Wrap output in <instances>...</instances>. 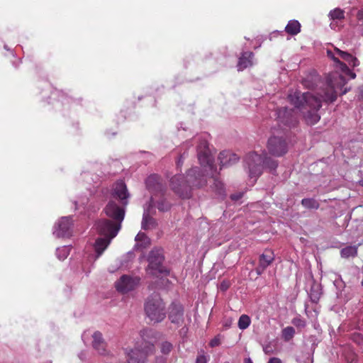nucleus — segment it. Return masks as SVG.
<instances>
[{
	"mask_svg": "<svg viewBox=\"0 0 363 363\" xmlns=\"http://www.w3.org/2000/svg\"><path fill=\"white\" fill-rule=\"evenodd\" d=\"M362 242L363 241L359 242L357 245H350L342 248L340 250L341 257L345 259L356 257L357 255L358 246L361 245Z\"/></svg>",
	"mask_w": 363,
	"mask_h": 363,
	"instance_id": "obj_22",
	"label": "nucleus"
},
{
	"mask_svg": "<svg viewBox=\"0 0 363 363\" xmlns=\"http://www.w3.org/2000/svg\"><path fill=\"white\" fill-rule=\"evenodd\" d=\"M328 55L331 57L332 59L337 63H338L340 66V68L342 69V71L347 74V73L348 72H350V69L349 67L347 66L346 64L342 62L338 58L335 57V56H333V53L331 51H328Z\"/></svg>",
	"mask_w": 363,
	"mask_h": 363,
	"instance_id": "obj_32",
	"label": "nucleus"
},
{
	"mask_svg": "<svg viewBox=\"0 0 363 363\" xmlns=\"http://www.w3.org/2000/svg\"><path fill=\"white\" fill-rule=\"evenodd\" d=\"M92 346L100 354H106V343L104 340L101 333L96 331L92 335Z\"/></svg>",
	"mask_w": 363,
	"mask_h": 363,
	"instance_id": "obj_19",
	"label": "nucleus"
},
{
	"mask_svg": "<svg viewBox=\"0 0 363 363\" xmlns=\"http://www.w3.org/2000/svg\"><path fill=\"white\" fill-rule=\"evenodd\" d=\"M97 234L99 237L96 239L94 244L96 252L95 259L100 257L104 252L110 245L112 239H113L118 233L121 228H97Z\"/></svg>",
	"mask_w": 363,
	"mask_h": 363,
	"instance_id": "obj_9",
	"label": "nucleus"
},
{
	"mask_svg": "<svg viewBox=\"0 0 363 363\" xmlns=\"http://www.w3.org/2000/svg\"><path fill=\"white\" fill-rule=\"evenodd\" d=\"M285 30L291 35H297L301 31V24L296 20L290 21L286 25Z\"/></svg>",
	"mask_w": 363,
	"mask_h": 363,
	"instance_id": "obj_24",
	"label": "nucleus"
},
{
	"mask_svg": "<svg viewBox=\"0 0 363 363\" xmlns=\"http://www.w3.org/2000/svg\"><path fill=\"white\" fill-rule=\"evenodd\" d=\"M208 179L212 182L211 186L221 194L224 189L223 184L216 174V168L214 165L212 170L206 168L201 170L199 167H194L188 171L186 177L181 174L174 176L171 179V188L179 197L186 199L191 196L193 187L199 188L205 186Z\"/></svg>",
	"mask_w": 363,
	"mask_h": 363,
	"instance_id": "obj_2",
	"label": "nucleus"
},
{
	"mask_svg": "<svg viewBox=\"0 0 363 363\" xmlns=\"http://www.w3.org/2000/svg\"><path fill=\"white\" fill-rule=\"evenodd\" d=\"M69 254V249L67 246L58 247L56 250L57 257L60 260H65Z\"/></svg>",
	"mask_w": 363,
	"mask_h": 363,
	"instance_id": "obj_28",
	"label": "nucleus"
},
{
	"mask_svg": "<svg viewBox=\"0 0 363 363\" xmlns=\"http://www.w3.org/2000/svg\"><path fill=\"white\" fill-rule=\"evenodd\" d=\"M112 195L113 198L120 201L122 206H118L115 201H109L104 211L111 220H105L101 227H121L124 219L125 207L128 203V199L130 196L124 182L121 180L115 183Z\"/></svg>",
	"mask_w": 363,
	"mask_h": 363,
	"instance_id": "obj_3",
	"label": "nucleus"
},
{
	"mask_svg": "<svg viewBox=\"0 0 363 363\" xmlns=\"http://www.w3.org/2000/svg\"><path fill=\"white\" fill-rule=\"evenodd\" d=\"M311 282V288L309 291H307L308 296L312 303H317L322 295L321 285L317 283L313 279Z\"/></svg>",
	"mask_w": 363,
	"mask_h": 363,
	"instance_id": "obj_18",
	"label": "nucleus"
},
{
	"mask_svg": "<svg viewBox=\"0 0 363 363\" xmlns=\"http://www.w3.org/2000/svg\"><path fill=\"white\" fill-rule=\"evenodd\" d=\"M168 310V318L172 323L179 325L184 322V307L181 303L173 301Z\"/></svg>",
	"mask_w": 363,
	"mask_h": 363,
	"instance_id": "obj_15",
	"label": "nucleus"
},
{
	"mask_svg": "<svg viewBox=\"0 0 363 363\" xmlns=\"http://www.w3.org/2000/svg\"><path fill=\"white\" fill-rule=\"evenodd\" d=\"M232 323H233V320L231 318H228V319H225L224 321H223V327L225 328V329H228L230 328L231 325H232Z\"/></svg>",
	"mask_w": 363,
	"mask_h": 363,
	"instance_id": "obj_38",
	"label": "nucleus"
},
{
	"mask_svg": "<svg viewBox=\"0 0 363 363\" xmlns=\"http://www.w3.org/2000/svg\"><path fill=\"white\" fill-rule=\"evenodd\" d=\"M291 323L297 328H303L306 325L305 319L302 318L300 315H296L291 320Z\"/></svg>",
	"mask_w": 363,
	"mask_h": 363,
	"instance_id": "obj_34",
	"label": "nucleus"
},
{
	"mask_svg": "<svg viewBox=\"0 0 363 363\" xmlns=\"http://www.w3.org/2000/svg\"><path fill=\"white\" fill-rule=\"evenodd\" d=\"M140 278L139 277H131L130 275L123 274L116 282L115 286L118 291L122 294H126L133 291L139 286Z\"/></svg>",
	"mask_w": 363,
	"mask_h": 363,
	"instance_id": "obj_13",
	"label": "nucleus"
},
{
	"mask_svg": "<svg viewBox=\"0 0 363 363\" xmlns=\"http://www.w3.org/2000/svg\"><path fill=\"white\" fill-rule=\"evenodd\" d=\"M267 149L271 155L281 157L287 152L288 145L283 137L272 136L268 140Z\"/></svg>",
	"mask_w": 363,
	"mask_h": 363,
	"instance_id": "obj_12",
	"label": "nucleus"
},
{
	"mask_svg": "<svg viewBox=\"0 0 363 363\" xmlns=\"http://www.w3.org/2000/svg\"><path fill=\"white\" fill-rule=\"evenodd\" d=\"M267 363H281V361L277 357H272L269 359Z\"/></svg>",
	"mask_w": 363,
	"mask_h": 363,
	"instance_id": "obj_40",
	"label": "nucleus"
},
{
	"mask_svg": "<svg viewBox=\"0 0 363 363\" xmlns=\"http://www.w3.org/2000/svg\"><path fill=\"white\" fill-rule=\"evenodd\" d=\"M251 323L250 318L247 315H242L239 318L238 326L240 330L247 329Z\"/></svg>",
	"mask_w": 363,
	"mask_h": 363,
	"instance_id": "obj_27",
	"label": "nucleus"
},
{
	"mask_svg": "<svg viewBox=\"0 0 363 363\" xmlns=\"http://www.w3.org/2000/svg\"><path fill=\"white\" fill-rule=\"evenodd\" d=\"M242 196H243V193H241V192L233 194L230 195V199L233 201H238L242 197Z\"/></svg>",
	"mask_w": 363,
	"mask_h": 363,
	"instance_id": "obj_36",
	"label": "nucleus"
},
{
	"mask_svg": "<svg viewBox=\"0 0 363 363\" xmlns=\"http://www.w3.org/2000/svg\"><path fill=\"white\" fill-rule=\"evenodd\" d=\"M346 92H347V90H346V89H345V90L342 91V94H345Z\"/></svg>",
	"mask_w": 363,
	"mask_h": 363,
	"instance_id": "obj_47",
	"label": "nucleus"
},
{
	"mask_svg": "<svg viewBox=\"0 0 363 363\" xmlns=\"http://www.w3.org/2000/svg\"><path fill=\"white\" fill-rule=\"evenodd\" d=\"M264 352L266 354H267V353H269V349H268V347H264Z\"/></svg>",
	"mask_w": 363,
	"mask_h": 363,
	"instance_id": "obj_44",
	"label": "nucleus"
},
{
	"mask_svg": "<svg viewBox=\"0 0 363 363\" xmlns=\"http://www.w3.org/2000/svg\"><path fill=\"white\" fill-rule=\"evenodd\" d=\"M183 158H184V155H181L179 158V160L177 161V166L179 167L180 166L182 165L183 164Z\"/></svg>",
	"mask_w": 363,
	"mask_h": 363,
	"instance_id": "obj_41",
	"label": "nucleus"
},
{
	"mask_svg": "<svg viewBox=\"0 0 363 363\" xmlns=\"http://www.w3.org/2000/svg\"><path fill=\"white\" fill-rule=\"evenodd\" d=\"M300 240H301V241L302 242H305V239H304L303 238H300Z\"/></svg>",
	"mask_w": 363,
	"mask_h": 363,
	"instance_id": "obj_46",
	"label": "nucleus"
},
{
	"mask_svg": "<svg viewBox=\"0 0 363 363\" xmlns=\"http://www.w3.org/2000/svg\"><path fill=\"white\" fill-rule=\"evenodd\" d=\"M146 187L151 193L150 199V207H152L155 202V199L158 194L163 195L166 191V187L162 182L160 177L157 174H152L149 176L145 181Z\"/></svg>",
	"mask_w": 363,
	"mask_h": 363,
	"instance_id": "obj_10",
	"label": "nucleus"
},
{
	"mask_svg": "<svg viewBox=\"0 0 363 363\" xmlns=\"http://www.w3.org/2000/svg\"><path fill=\"white\" fill-rule=\"evenodd\" d=\"M244 162L245 167L248 169L249 177L253 179V182H255L262 174L264 168L274 173L278 167V162L267 156V153L258 155L255 152H249L246 155Z\"/></svg>",
	"mask_w": 363,
	"mask_h": 363,
	"instance_id": "obj_5",
	"label": "nucleus"
},
{
	"mask_svg": "<svg viewBox=\"0 0 363 363\" xmlns=\"http://www.w3.org/2000/svg\"><path fill=\"white\" fill-rule=\"evenodd\" d=\"M220 340L219 338L218 337H214L213 339H212L210 342H209V345L211 347H216V346H218L220 345Z\"/></svg>",
	"mask_w": 363,
	"mask_h": 363,
	"instance_id": "obj_37",
	"label": "nucleus"
},
{
	"mask_svg": "<svg viewBox=\"0 0 363 363\" xmlns=\"http://www.w3.org/2000/svg\"><path fill=\"white\" fill-rule=\"evenodd\" d=\"M244 363H253V362H252V359L250 357H248V358L245 359Z\"/></svg>",
	"mask_w": 363,
	"mask_h": 363,
	"instance_id": "obj_43",
	"label": "nucleus"
},
{
	"mask_svg": "<svg viewBox=\"0 0 363 363\" xmlns=\"http://www.w3.org/2000/svg\"><path fill=\"white\" fill-rule=\"evenodd\" d=\"M164 194L165 192L163 193L162 196L160 194H158L152 207H150V201L148 202L147 206L144 211L141 227H153L157 225L156 220L152 216V214L155 212V207H157L160 211L162 212L167 211L170 209L172 205L167 201L164 197Z\"/></svg>",
	"mask_w": 363,
	"mask_h": 363,
	"instance_id": "obj_8",
	"label": "nucleus"
},
{
	"mask_svg": "<svg viewBox=\"0 0 363 363\" xmlns=\"http://www.w3.org/2000/svg\"><path fill=\"white\" fill-rule=\"evenodd\" d=\"M136 241V244L135 245V248H145L150 243V240L146 235V234L143 232L140 231L135 238Z\"/></svg>",
	"mask_w": 363,
	"mask_h": 363,
	"instance_id": "obj_23",
	"label": "nucleus"
},
{
	"mask_svg": "<svg viewBox=\"0 0 363 363\" xmlns=\"http://www.w3.org/2000/svg\"><path fill=\"white\" fill-rule=\"evenodd\" d=\"M197 155L198 160L203 168L213 169V163L211 160L208 143L206 138L199 140V143L197 145Z\"/></svg>",
	"mask_w": 363,
	"mask_h": 363,
	"instance_id": "obj_11",
	"label": "nucleus"
},
{
	"mask_svg": "<svg viewBox=\"0 0 363 363\" xmlns=\"http://www.w3.org/2000/svg\"><path fill=\"white\" fill-rule=\"evenodd\" d=\"M133 255V253L132 252H128L127 255L128 256H132Z\"/></svg>",
	"mask_w": 363,
	"mask_h": 363,
	"instance_id": "obj_45",
	"label": "nucleus"
},
{
	"mask_svg": "<svg viewBox=\"0 0 363 363\" xmlns=\"http://www.w3.org/2000/svg\"><path fill=\"white\" fill-rule=\"evenodd\" d=\"M165 303L158 293L154 292L145 301L146 316L152 322L161 323L166 317Z\"/></svg>",
	"mask_w": 363,
	"mask_h": 363,
	"instance_id": "obj_7",
	"label": "nucleus"
},
{
	"mask_svg": "<svg viewBox=\"0 0 363 363\" xmlns=\"http://www.w3.org/2000/svg\"><path fill=\"white\" fill-rule=\"evenodd\" d=\"M347 75L350 76L352 79H354L356 77V74L351 70L347 73Z\"/></svg>",
	"mask_w": 363,
	"mask_h": 363,
	"instance_id": "obj_42",
	"label": "nucleus"
},
{
	"mask_svg": "<svg viewBox=\"0 0 363 363\" xmlns=\"http://www.w3.org/2000/svg\"><path fill=\"white\" fill-rule=\"evenodd\" d=\"M210 360V356L206 355L203 350L198 352L195 363H208Z\"/></svg>",
	"mask_w": 363,
	"mask_h": 363,
	"instance_id": "obj_33",
	"label": "nucleus"
},
{
	"mask_svg": "<svg viewBox=\"0 0 363 363\" xmlns=\"http://www.w3.org/2000/svg\"><path fill=\"white\" fill-rule=\"evenodd\" d=\"M295 334V330L291 326H287L282 330V337L286 341H289L293 338Z\"/></svg>",
	"mask_w": 363,
	"mask_h": 363,
	"instance_id": "obj_30",
	"label": "nucleus"
},
{
	"mask_svg": "<svg viewBox=\"0 0 363 363\" xmlns=\"http://www.w3.org/2000/svg\"><path fill=\"white\" fill-rule=\"evenodd\" d=\"M254 57V54L252 52H245L242 54L241 57L239 58L238 62V71H242L247 67L252 65V60Z\"/></svg>",
	"mask_w": 363,
	"mask_h": 363,
	"instance_id": "obj_20",
	"label": "nucleus"
},
{
	"mask_svg": "<svg viewBox=\"0 0 363 363\" xmlns=\"http://www.w3.org/2000/svg\"><path fill=\"white\" fill-rule=\"evenodd\" d=\"M274 260V252L270 250H266L259 257L258 266L255 267V271L256 274L259 276L262 275L265 269L272 264Z\"/></svg>",
	"mask_w": 363,
	"mask_h": 363,
	"instance_id": "obj_16",
	"label": "nucleus"
},
{
	"mask_svg": "<svg viewBox=\"0 0 363 363\" xmlns=\"http://www.w3.org/2000/svg\"><path fill=\"white\" fill-rule=\"evenodd\" d=\"M329 16L333 20H341L345 18V11L339 8L332 10Z\"/></svg>",
	"mask_w": 363,
	"mask_h": 363,
	"instance_id": "obj_29",
	"label": "nucleus"
},
{
	"mask_svg": "<svg viewBox=\"0 0 363 363\" xmlns=\"http://www.w3.org/2000/svg\"><path fill=\"white\" fill-rule=\"evenodd\" d=\"M52 234L57 238L66 239L69 238L72 235L73 230L72 228H56Z\"/></svg>",
	"mask_w": 363,
	"mask_h": 363,
	"instance_id": "obj_25",
	"label": "nucleus"
},
{
	"mask_svg": "<svg viewBox=\"0 0 363 363\" xmlns=\"http://www.w3.org/2000/svg\"><path fill=\"white\" fill-rule=\"evenodd\" d=\"M301 84L305 88L314 91L302 93L296 90L289 94L288 100L299 110L307 124L314 125L320 119L318 111L322 103H333L337 99L338 91L345 85L346 79L340 73L334 72L322 81L317 72L312 70L302 79Z\"/></svg>",
	"mask_w": 363,
	"mask_h": 363,
	"instance_id": "obj_1",
	"label": "nucleus"
},
{
	"mask_svg": "<svg viewBox=\"0 0 363 363\" xmlns=\"http://www.w3.org/2000/svg\"><path fill=\"white\" fill-rule=\"evenodd\" d=\"M164 251L162 248L155 247L150 250L147 257V274L154 278L169 276L170 269L164 264Z\"/></svg>",
	"mask_w": 363,
	"mask_h": 363,
	"instance_id": "obj_6",
	"label": "nucleus"
},
{
	"mask_svg": "<svg viewBox=\"0 0 363 363\" xmlns=\"http://www.w3.org/2000/svg\"><path fill=\"white\" fill-rule=\"evenodd\" d=\"M336 53L345 61H346L352 67H357L359 65V60L352 55L351 54L342 51L338 48L335 49Z\"/></svg>",
	"mask_w": 363,
	"mask_h": 363,
	"instance_id": "obj_21",
	"label": "nucleus"
},
{
	"mask_svg": "<svg viewBox=\"0 0 363 363\" xmlns=\"http://www.w3.org/2000/svg\"><path fill=\"white\" fill-rule=\"evenodd\" d=\"M221 167L230 166L239 160V157L230 151L224 150L218 156Z\"/></svg>",
	"mask_w": 363,
	"mask_h": 363,
	"instance_id": "obj_17",
	"label": "nucleus"
},
{
	"mask_svg": "<svg viewBox=\"0 0 363 363\" xmlns=\"http://www.w3.org/2000/svg\"><path fill=\"white\" fill-rule=\"evenodd\" d=\"M301 204L303 206L308 209L317 210L320 207V203H318V201L313 198L303 199L301 200Z\"/></svg>",
	"mask_w": 363,
	"mask_h": 363,
	"instance_id": "obj_26",
	"label": "nucleus"
},
{
	"mask_svg": "<svg viewBox=\"0 0 363 363\" xmlns=\"http://www.w3.org/2000/svg\"><path fill=\"white\" fill-rule=\"evenodd\" d=\"M72 225L73 220L70 216L62 217L58 222V227H70Z\"/></svg>",
	"mask_w": 363,
	"mask_h": 363,
	"instance_id": "obj_35",
	"label": "nucleus"
},
{
	"mask_svg": "<svg viewBox=\"0 0 363 363\" xmlns=\"http://www.w3.org/2000/svg\"><path fill=\"white\" fill-rule=\"evenodd\" d=\"M172 349L173 345L169 341H163L160 345V351L163 354H169Z\"/></svg>",
	"mask_w": 363,
	"mask_h": 363,
	"instance_id": "obj_31",
	"label": "nucleus"
},
{
	"mask_svg": "<svg viewBox=\"0 0 363 363\" xmlns=\"http://www.w3.org/2000/svg\"><path fill=\"white\" fill-rule=\"evenodd\" d=\"M357 18L358 21L363 22V9L357 12Z\"/></svg>",
	"mask_w": 363,
	"mask_h": 363,
	"instance_id": "obj_39",
	"label": "nucleus"
},
{
	"mask_svg": "<svg viewBox=\"0 0 363 363\" xmlns=\"http://www.w3.org/2000/svg\"><path fill=\"white\" fill-rule=\"evenodd\" d=\"M277 121L280 128L284 129V126L290 128L296 123L294 110L289 109L287 107H281L276 110Z\"/></svg>",
	"mask_w": 363,
	"mask_h": 363,
	"instance_id": "obj_14",
	"label": "nucleus"
},
{
	"mask_svg": "<svg viewBox=\"0 0 363 363\" xmlns=\"http://www.w3.org/2000/svg\"><path fill=\"white\" fill-rule=\"evenodd\" d=\"M140 337L141 344L126 352L128 363H147L148 356L155 352V331L149 328L143 329L140 331Z\"/></svg>",
	"mask_w": 363,
	"mask_h": 363,
	"instance_id": "obj_4",
	"label": "nucleus"
}]
</instances>
